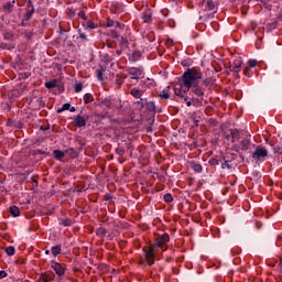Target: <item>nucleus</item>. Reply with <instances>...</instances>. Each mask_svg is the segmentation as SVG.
Here are the masks:
<instances>
[{
    "label": "nucleus",
    "mask_w": 282,
    "mask_h": 282,
    "mask_svg": "<svg viewBox=\"0 0 282 282\" xmlns=\"http://www.w3.org/2000/svg\"><path fill=\"white\" fill-rule=\"evenodd\" d=\"M169 241H171V238L167 234L156 236L154 245L144 252L149 265H153V263H155V253L158 252L156 248H160L163 252L169 250Z\"/></svg>",
    "instance_id": "nucleus-1"
},
{
    "label": "nucleus",
    "mask_w": 282,
    "mask_h": 282,
    "mask_svg": "<svg viewBox=\"0 0 282 282\" xmlns=\"http://www.w3.org/2000/svg\"><path fill=\"white\" fill-rule=\"evenodd\" d=\"M202 73L197 68H188L182 76L183 85L191 89L193 86L197 85V80L202 79Z\"/></svg>",
    "instance_id": "nucleus-2"
},
{
    "label": "nucleus",
    "mask_w": 282,
    "mask_h": 282,
    "mask_svg": "<svg viewBox=\"0 0 282 282\" xmlns=\"http://www.w3.org/2000/svg\"><path fill=\"white\" fill-rule=\"evenodd\" d=\"M250 147H252L250 139H242L239 143L232 144V151H236V153H239L240 151H250Z\"/></svg>",
    "instance_id": "nucleus-3"
},
{
    "label": "nucleus",
    "mask_w": 282,
    "mask_h": 282,
    "mask_svg": "<svg viewBox=\"0 0 282 282\" xmlns=\"http://www.w3.org/2000/svg\"><path fill=\"white\" fill-rule=\"evenodd\" d=\"M251 158L258 162H261V160L268 158V150L265 148L257 147L252 152Z\"/></svg>",
    "instance_id": "nucleus-4"
},
{
    "label": "nucleus",
    "mask_w": 282,
    "mask_h": 282,
    "mask_svg": "<svg viewBox=\"0 0 282 282\" xmlns=\"http://www.w3.org/2000/svg\"><path fill=\"white\" fill-rule=\"evenodd\" d=\"M128 74L130 76V78H132L133 80H138V78H140V76H142L143 70L142 68H128Z\"/></svg>",
    "instance_id": "nucleus-5"
},
{
    "label": "nucleus",
    "mask_w": 282,
    "mask_h": 282,
    "mask_svg": "<svg viewBox=\"0 0 282 282\" xmlns=\"http://www.w3.org/2000/svg\"><path fill=\"white\" fill-rule=\"evenodd\" d=\"M51 268H53L57 276H63V274H65V268L58 262H52Z\"/></svg>",
    "instance_id": "nucleus-6"
},
{
    "label": "nucleus",
    "mask_w": 282,
    "mask_h": 282,
    "mask_svg": "<svg viewBox=\"0 0 282 282\" xmlns=\"http://www.w3.org/2000/svg\"><path fill=\"white\" fill-rule=\"evenodd\" d=\"M45 87L46 89H54V87H58V89L61 91H63L65 88H63V85H61V82H58L57 79H53L51 82H46L45 83Z\"/></svg>",
    "instance_id": "nucleus-7"
},
{
    "label": "nucleus",
    "mask_w": 282,
    "mask_h": 282,
    "mask_svg": "<svg viewBox=\"0 0 282 282\" xmlns=\"http://www.w3.org/2000/svg\"><path fill=\"white\" fill-rule=\"evenodd\" d=\"M241 65H243V61L241 58H237L232 62L230 70L239 74V72H241Z\"/></svg>",
    "instance_id": "nucleus-8"
},
{
    "label": "nucleus",
    "mask_w": 282,
    "mask_h": 282,
    "mask_svg": "<svg viewBox=\"0 0 282 282\" xmlns=\"http://www.w3.org/2000/svg\"><path fill=\"white\" fill-rule=\"evenodd\" d=\"M192 93L195 96L202 97L204 96V88H202L200 86H198L197 84L191 87Z\"/></svg>",
    "instance_id": "nucleus-9"
},
{
    "label": "nucleus",
    "mask_w": 282,
    "mask_h": 282,
    "mask_svg": "<svg viewBox=\"0 0 282 282\" xmlns=\"http://www.w3.org/2000/svg\"><path fill=\"white\" fill-rule=\"evenodd\" d=\"M230 135H231L232 142L235 144V142H237V140H239L241 138V132L237 129H231L230 130Z\"/></svg>",
    "instance_id": "nucleus-10"
},
{
    "label": "nucleus",
    "mask_w": 282,
    "mask_h": 282,
    "mask_svg": "<svg viewBox=\"0 0 282 282\" xmlns=\"http://www.w3.org/2000/svg\"><path fill=\"white\" fill-rule=\"evenodd\" d=\"M141 85L143 87H147L148 89H151V87H155V82L151 78H147V79L141 82Z\"/></svg>",
    "instance_id": "nucleus-11"
},
{
    "label": "nucleus",
    "mask_w": 282,
    "mask_h": 282,
    "mask_svg": "<svg viewBox=\"0 0 282 282\" xmlns=\"http://www.w3.org/2000/svg\"><path fill=\"white\" fill-rule=\"evenodd\" d=\"M75 124L77 127H85V124H87V120H85V117L78 115L76 118H75Z\"/></svg>",
    "instance_id": "nucleus-12"
},
{
    "label": "nucleus",
    "mask_w": 282,
    "mask_h": 282,
    "mask_svg": "<svg viewBox=\"0 0 282 282\" xmlns=\"http://www.w3.org/2000/svg\"><path fill=\"white\" fill-rule=\"evenodd\" d=\"M191 167L193 169V171H195V173H202L203 169H202V164L192 161L189 162Z\"/></svg>",
    "instance_id": "nucleus-13"
},
{
    "label": "nucleus",
    "mask_w": 282,
    "mask_h": 282,
    "mask_svg": "<svg viewBox=\"0 0 282 282\" xmlns=\"http://www.w3.org/2000/svg\"><path fill=\"white\" fill-rule=\"evenodd\" d=\"M174 94H175V96H178L180 98H184L185 101L188 100V97L186 96V91H184L180 88H175Z\"/></svg>",
    "instance_id": "nucleus-14"
},
{
    "label": "nucleus",
    "mask_w": 282,
    "mask_h": 282,
    "mask_svg": "<svg viewBox=\"0 0 282 282\" xmlns=\"http://www.w3.org/2000/svg\"><path fill=\"white\" fill-rule=\"evenodd\" d=\"M26 8H28L26 17L28 19H30V17L34 14V4H32L31 0L28 1Z\"/></svg>",
    "instance_id": "nucleus-15"
},
{
    "label": "nucleus",
    "mask_w": 282,
    "mask_h": 282,
    "mask_svg": "<svg viewBox=\"0 0 282 282\" xmlns=\"http://www.w3.org/2000/svg\"><path fill=\"white\" fill-rule=\"evenodd\" d=\"M14 3H17V1H12V2H7L3 4V10L4 12H12L13 8H14Z\"/></svg>",
    "instance_id": "nucleus-16"
},
{
    "label": "nucleus",
    "mask_w": 282,
    "mask_h": 282,
    "mask_svg": "<svg viewBox=\"0 0 282 282\" xmlns=\"http://www.w3.org/2000/svg\"><path fill=\"white\" fill-rule=\"evenodd\" d=\"M130 94L131 96H133V98H140V100H142V90L138 88H132Z\"/></svg>",
    "instance_id": "nucleus-17"
},
{
    "label": "nucleus",
    "mask_w": 282,
    "mask_h": 282,
    "mask_svg": "<svg viewBox=\"0 0 282 282\" xmlns=\"http://www.w3.org/2000/svg\"><path fill=\"white\" fill-rule=\"evenodd\" d=\"M53 156L55 158V160H62L65 158V152H63L61 150H54Z\"/></svg>",
    "instance_id": "nucleus-18"
},
{
    "label": "nucleus",
    "mask_w": 282,
    "mask_h": 282,
    "mask_svg": "<svg viewBox=\"0 0 282 282\" xmlns=\"http://www.w3.org/2000/svg\"><path fill=\"white\" fill-rule=\"evenodd\" d=\"M169 89L170 87L167 86L166 89H164L163 91L160 93V99L161 100H169L170 95H169Z\"/></svg>",
    "instance_id": "nucleus-19"
},
{
    "label": "nucleus",
    "mask_w": 282,
    "mask_h": 282,
    "mask_svg": "<svg viewBox=\"0 0 282 282\" xmlns=\"http://www.w3.org/2000/svg\"><path fill=\"white\" fill-rule=\"evenodd\" d=\"M10 213H11L12 217H19V215H21V212L19 210V207H17V206H11Z\"/></svg>",
    "instance_id": "nucleus-20"
},
{
    "label": "nucleus",
    "mask_w": 282,
    "mask_h": 282,
    "mask_svg": "<svg viewBox=\"0 0 282 282\" xmlns=\"http://www.w3.org/2000/svg\"><path fill=\"white\" fill-rule=\"evenodd\" d=\"M140 56H142V53L140 52H134L132 53V55L130 56V61L132 63H135L137 61H140Z\"/></svg>",
    "instance_id": "nucleus-21"
},
{
    "label": "nucleus",
    "mask_w": 282,
    "mask_h": 282,
    "mask_svg": "<svg viewBox=\"0 0 282 282\" xmlns=\"http://www.w3.org/2000/svg\"><path fill=\"white\" fill-rule=\"evenodd\" d=\"M51 252H52L53 257H58V254H61V246L52 247Z\"/></svg>",
    "instance_id": "nucleus-22"
},
{
    "label": "nucleus",
    "mask_w": 282,
    "mask_h": 282,
    "mask_svg": "<svg viewBox=\"0 0 282 282\" xmlns=\"http://www.w3.org/2000/svg\"><path fill=\"white\" fill-rule=\"evenodd\" d=\"M84 102L85 105H89V102H94V96H91V94H86L84 96Z\"/></svg>",
    "instance_id": "nucleus-23"
},
{
    "label": "nucleus",
    "mask_w": 282,
    "mask_h": 282,
    "mask_svg": "<svg viewBox=\"0 0 282 282\" xmlns=\"http://www.w3.org/2000/svg\"><path fill=\"white\" fill-rule=\"evenodd\" d=\"M96 235L98 237H105V235H107V229H105V227H99L97 230H96Z\"/></svg>",
    "instance_id": "nucleus-24"
},
{
    "label": "nucleus",
    "mask_w": 282,
    "mask_h": 282,
    "mask_svg": "<svg viewBox=\"0 0 282 282\" xmlns=\"http://www.w3.org/2000/svg\"><path fill=\"white\" fill-rule=\"evenodd\" d=\"M69 107H72L70 104H64L61 108L57 109V113H63V111L69 110Z\"/></svg>",
    "instance_id": "nucleus-25"
},
{
    "label": "nucleus",
    "mask_w": 282,
    "mask_h": 282,
    "mask_svg": "<svg viewBox=\"0 0 282 282\" xmlns=\"http://www.w3.org/2000/svg\"><path fill=\"white\" fill-rule=\"evenodd\" d=\"M205 8L206 10H215V2L213 0H207Z\"/></svg>",
    "instance_id": "nucleus-26"
},
{
    "label": "nucleus",
    "mask_w": 282,
    "mask_h": 282,
    "mask_svg": "<svg viewBox=\"0 0 282 282\" xmlns=\"http://www.w3.org/2000/svg\"><path fill=\"white\" fill-rule=\"evenodd\" d=\"M142 21H143V23H150V21H151V13H143L142 14Z\"/></svg>",
    "instance_id": "nucleus-27"
},
{
    "label": "nucleus",
    "mask_w": 282,
    "mask_h": 282,
    "mask_svg": "<svg viewBox=\"0 0 282 282\" xmlns=\"http://www.w3.org/2000/svg\"><path fill=\"white\" fill-rule=\"evenodd\" d=\"M104 73H105L104 68H99V69L96 70V75H97L98 80H102V74Z\"/></svg>",
    "instance_id": "nucleus-28"
},
{
    "label": "nucleus",
    "mask_w": 282,
    "mask_h": 282,
    "mask_svg": "<svg viewBox=\"0 0 282 282\" xmlns=\"http://www.w3.org/2000/svg\"><path fill=\"white\" fill-rule=\"evenodd\" d=\"M75 91H76V94H80V91H83V84L82 83L75 84Z\"/></svg>",
    "instance_id": "nucleus-29"
},
{
    "label": "nucleus",
    "mask_w": 282,
    "mask_h": 282,
    "mask_svg": "<svg viewBox=\"0 0 282 282\" xmlns=\"http://www.w3.org/2000/svg\"><path fill=\"white\" fill-rule=\"evenodd\" d=\"M122 83H124V78H122V76L117 75L116 76V85H122Z\"/></svg>",
    "instance_id": "nucleus-30"
},
{
    "label": "nucleus",
    "mask_w": 282,
    "mask_h": 282,
    "mask_svg": "<svg viewBox=\"0 0 282 282\" xmlns=\"http://www.w3.org/2000/svg\"><path fill=\"white\" fill-rule=\"evenodd\" d=\"M6 252H7V254H8L9 257H13V254H14V247H8V248L6 249Z\"/></svg>",
    "instance_id": "nucleus-31"
},
{
    "label": "nucleus",
    "mask_w": 282,
    "mask_h": 282,
    "mask_svg": "<svg viewBox=\"0 0 282 282\" xmlns=\"http://www.w3.org/2000/svg\"><path fill=\"white\" fill-rule=\"evenodd\" d=\"M86 28L89 30H95L96 24L93 21H88V22H86Z\"/></svg>",
    "instance_id": "nucleus-32"
},
{
    "label": "nucleus",
    "mask_w": 282,
    "mask_h": 282,
    "mask_svg": "<svg viewBox=\"0 0 282 282\" xmlns=\"http://www.w3.org/2000/svg\"><path fill=\"white\" fill-rule=\"evenodd\" d=\"M273 152L276 153L278 155H282V148H281V145H275L273 148Z\"/></svg>",
    "instance_id": "nucleus-33"
},
{
    "label": "nucleus",
    "mask_w": 282,
    "mask_h": 282,
    "mask_svg": "<svg viewBox=\"0 0 282 282\" xmlns=\"http://www.w3.org/2000/svg\"><path fill=\"white\" fill-rule=\"evenodd\" d=\"M164 202H166L167 204H171V202H173V196L171 194H165Z\"/></svg>",
    "instance_id": "nucleus-34"
},
{
    "label": "nucleus",
    "mask_w": 282,
    "mask_h": 282,
    "mask_svg": "<svg viewBox=\"0 0 282 282\" xmlns=\"http://www.w3.org/2000/svg\"><path fill=\"white\" fill-rule=\"evenodd\" d=\"M148 109H149V111H155V102L149 101L148 102Z\"/></svg>",
    "instance_id": "nucleus-35"
},
{
    "label": "nucleus",
    "mask_w": 282,
    "mask_h": 282,
    "mask_svg": "<svg viewBox=\"0 0 282 282\" xmlns=\"http://www.w3.org/2000/svg\"><path fill=\"white\" fill-rule=\"evenodd\" d=\"M59 224H61V226H65V227L72 226V220L65 219V220H62Z\"/></svg>",
    "instance_id": "nucleus-36"
},
{
    "label": "nucleus",
    "mask_w": 282,
    "mask_h": 282,
    "mask_svg": "<svg viewBox=\"0 0 282 282\" xmlns=\"http://www.w3.org/2000/svg\"><path fill=\"white\" fill-rule=\"evenodd\" d=\"M243 74H245V76H247V78H250V77L252 76V75L250 74V67H245Z\"/></svg>",
    "instance_id": "nucleus-37"
},
{
    "label": "nucleus",
    "mask_w": 282,
    "mask_h": 282,
    "mask_svg": "<svg viewBox=\"0 0 282 282\" xmlns=\"http://www.w3.org/2000/svg\"><path fill=\"white\" fill-rule=\"evenodd\" d=\"M248 65L249 67H257V59H249Z\"/></svg>",
    "instance_id": "nucleus-38"
},
{
    "label": "nucleus",
    "mask_w": 282,
    "mask_h": 282,
    "mask_svg": "<svg viewBox=\"0 0 282 282\" xmlns=\"http://www.w3.org/2000/svg\"><path fill=\"white\" fill-rule=\"evenodd\" d=\"M78 17L83 19L84 21H87V15L85 14V11H79Z\"/></svg>",
    "instance_id": "nucleus-39"
},
{
    "label": "nucleus",
    "mask_w": 282,
    "mask_h": 282,
    "mask_svg": "<svg viewBox=\"0 0 282 282\" xmlns=\"http://www.w3.org/2000/svg\"><path fill=\"white\" fill-rule=\"evenodd\" d=\"M115 25H116V21H113V20H108L107 21V26L108 28H115Z\"/></svg>",
    "instance_id": "nucleus-40"
},
{
    "label": "nucleus",
    "mask_w": 282,
    "mask_h": 282,
    "mask_svg": "<svg viewBox=\"0 0 282 282\" xmlns=\"http://www.w3.org/2000/svg\"><path fill=\"white\" fill-rule=\"evenodd\" d=\"M115 28H119V30H122V28H124V24H122V23L116 21V22H115Z\"/></svg>",
    "instance_id": "nucleus-41"
},
{
    "label": "nucleus",
    "mask_w": 282,
    "mask_h": 282,
    "mask_svg": "<svg viewBox=\"0 0 282 282\" xmlns=\"http://www.w3.org/2000/svg\"><path fill=\"white\" fill-rule=\"evenodd\" d=\"M6 276H8V272H6V271H0V280H1V279H6Z\"/></svg>",
    "instance_id": "nucleus-42"
},
{
    "label": "nucleus",
    "mask_w": 282,
    "mask_h": 282,
    "mask_svg": "<svg viewBox=\"0 0 282 282\" xmlns=\"http://www.w3.org/2000/svg\"><path fill=\"white\" fill-rule=\"evenodd\" d=\"M79 37H82L83 41H87V35H85V33H79Z\"/></svg>",
    "instance_id": "nucleus-43"
},
{
    "label": "nucleus",
    "mask_w": 282,
    "mask_h": 282,
    "mask_svg": "<svg viewBox=\"0 0 282 282\" xmlns=\"http://www.w3.org/2000/svg\"><path fill=\"white\" fill-rule=\"evenodd\" d=\"M74 9H67V14H69L72 17V14H74Z\"/></svg>",
    "instance_id": "nucleus-44"
},
{
    "label": "nucleus",
    "mask_w": 282,
    "mask_h": 282,
    "mask_svg": "<svg viewBox=\"0 0 282 282\" xmlns=\"http://www.w3.org/2000/svg\"><path fill=\"white\" fill-rule=\"evenodd\" d=\"M68 110L70 111V113H74V111H76V107L70 106Z\"/></svg>",
    "instance_id": "nucleus-45"
},
{
    "label": "nucleus",
    "mask_w": 282,
    "mask_h": 282,
    "mask_svg": "<svg viewBox=\"0 0 282 282\" xmlns=\"http://www.w3.org/2000/svg\"><path fill=\"white\" fill-rule=\"evenodd\" d=\"M112 36H115V39H118V36H120V34L118 32L112 33Z\"/></svg>",
    "instance_id": "nucleus-46"
},
{
    "label": "nucleus",
    "mask_w": 282,
    "mask_h": 282,
    "mask_svg": "<svg viewBox=\"0 0 282 282\" xmlns=\"http://www.w3.org/2000/svg\"><path fill=\"white\" fill-rule=\"evenodd\" d=\"M122 46L127 47V41H123Z\"/></svg>",
    "instance_id": "nucleus-47"
},
{
    "label": "nucleus",
    "mask_w": 282,
    "mask_h": 282,
    "mask_svg": "<svg viewBox=\"0 0 282 282\" xmlns=\"http://www.w3.org/2000/svg\"><path fill=\"white\" fill-rule=\"evenodd\" d=\"M43 281H44V282H50V280H47L46 276L43 278Z\"/></svg>",
    "instance_id": "nucleus-48"
},
{
    "label": "nucleus",
    "mask_w": 282,
    "mask_h": 282,
    "mask_svg": "<svg viewBox=\"0 0 282 282\" xmlns=\"http://www.w3.org/2000/svg\"><path fill=\"white\" fill-rule=\"evenodd\" d=\"M186 105L191 107L193 104L191 101H187Z\"/></svg>",
    "instance_id": "nucleus-49"
},
{
    "label": "nucleus",
    "mask_w": 282,
    "mask_h": 282,
    "mask_svg": "<svg viewBox=\"0 0 282 282\" xmlns=\"http://www.w3.org/2000/svg\"><path fill=\"white\" fill-rule=\"evenodd\" d=\"M199 123V120H195V126L197 127V124Z\"/></svg>",
    "instance_id": "nucleus-50"
},
{
    "label": "nucleus",
    "mask_w": 282,
    "mask_h": 282,
    "mask_svg": "<svg viewBox=\"0 0 282 282\" xmlns=\"http://www.w3.org/2000/svg\"><path fill=\"white\" fill-rule=\"evenodd\" d=\"M225 164H226L227 169H230V166L228 165V162H225Z\"/></svg>",
    "instance_id": "nucleus-51"
},
{
    "label": "nucleus",
    "mask_w": 282,
    "mask_h": 282,
    "mask_svg": "<svg viewBox=\"0 0 282 282\" xmlns=\"http://www.w3.org/2000/svg\"><path fill=\"white\" fill-rule=\"evenodd\" d=\"M45 254H50V250H46V251H45Z\"/></svg>",
    "instance_id": "nucleus-52"
},
{
    "label": "nucleus",
    "mask_w": 282,
    "mask_h": 282,
    "mask_svg": "<svg viewBox=\"0 0 282 282\" xmlns=\"http://www.w3.org/2000/svg\"><path fill=\"white\" fill-rule=\"evenodd\" d=\"M280 270H282V261L280 262Z\"/></svg>",
    "instance_id": "nucleus-53"
}]
</instances>
